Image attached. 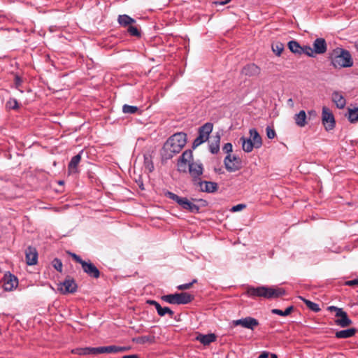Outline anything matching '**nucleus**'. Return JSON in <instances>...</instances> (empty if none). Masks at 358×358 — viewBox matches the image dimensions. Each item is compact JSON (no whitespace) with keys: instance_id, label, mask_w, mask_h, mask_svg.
<instances>
[{"instance_id":"58","label":"nucleus","mask_w":358,"mask_h":358,"mask_svg":"<svg viewBox=\"0 0 358 358\" xmlns=\"http://www.w3.org/2000/svg\"><path fill=\"white\" fill-rule=\"evenodd\" d=\"M215 3H216V4H220V5H222V6H223V5L227 4V3H224V1H217V2H215Z\"/></svg>"},{"instance_id":"1","label":"nucleus","mask_w":358,"mask_h":358,"mask_svg":"<svg viewBox=\"0 0 358 358\" xmlns=\"http://www.w3.org/2000/svg\"><path fill=\"white\" fill-rule=\"evenodd\" d=\"M187 143V135L185 133H176L169 137L164 143L162 156L165 159H171L179 153Z\"/></svg>"},{"instance_id":"28","label":"nucleus","mask_w":358,"mask_h":358,"mask_svg":"<svg viewBox=\"0 0 358 358\" xmlns=\"http://www.w3.org/2000/svg\"><path fill=\"white\" fill-rule=\"evenodd\" d=\"M295 123L298 127H303L306 124V113L304 110H300L294 117Z\"/></svg>"},{"instance_id":"41","label":"nucleus","mask_w":358,"mask_h":358,"mask_svg":"<svg viewBox=\"0 0 358 358\" xmlns=\"http://www.w3.org/2000/svg\"><path fill=\"white\" fill-rule=\"evenodd\" d=\"M144 164L145 169H148L149 172H152L154 170V165L150 157L147 156L144 157Z\"/></svg>"},{"instance_id":"61","label":"nucleus","mask_w":358,"mask_h":358,"mask_svg":"<svg viewBox=\"0 0 358 358\" xmlns=\"http://www.w3.org/2000/svg\"><path fill=\"white\" fill-rule=\"evenodd\" d=\"M355 48L356 50L358 52V43H355Z\"/></svg>"},{"instance_id":"23","label":"nucleus","mask_w":358,"mask_h":358,"mask_svg":"<svg viewBox=\"0 0 358 358\" xmlns=\"http://www.w3.org/2000/svg\"><path fill=\"white\" fill-rule=\"evenodd\" d=\"M250 138L252 143L256 145V149H259L262 145V139L257 130L255 128L250 129L249 131Z\"/></svg>"},{"instance_id":"32","label":"nucleus","mask_w":358,"mask_h":358,"mask_svg":"<svg viewBox=\"0 0 358 358\" xmlns=\"http://www.w3.org/2000/svg\"><path fill=\"white\" fill-rule=\"evenodd\" d=\"M284 44L280 41H276L272 43V51L277 55L280 56L284 50Z\"/></svg>"},{"instance_id":"13","label":"nucleus","mask_w":358,"mask_h":358,"mask_svg":"<svg viewBox=\"0 0 358 358\" xmlns=\"http://www.w3.org/2000/svg\"><path fill=\"white\" fill-rule=\"evenodd\" d=\"M83 271L90 277L98 278L100 276V271L96 266L90 261L84 262L81 264Z\"/></svg>"},{"instance_id":"34","label":"nucleus","mask_w":358,"mask_h":358,"mask_svg":"<svg viewBox=\"0 0 358 358\" xmlns=\"http://www.w3.org/2000/svg\"><path fill=\"white\" fill-rule=\"evenodd\" d=\"M299 299L301 300H302L306 303V305L307 306V307L310 310H313V311H314L315 313H317V312H319L320 310V308L319 305L317 303H314L313 301H309V300H308V299H305V298H303L302 296H299Z\"/></svg>"},{"instance_id":"56","label":"nucleus","mask_w":358,"mask_h":358,"mask_svg":"<svg viewBox=\"0 0 358 358\" xmlns=\"http://www.w3.org/2000/svg\"><path fill=\"white\" fill-rule=\"evenodd\" d=\"M122 358H139L137 355H124Z\"/></svg>"},{"instance_id":"12","label":"nucleus","mask_w":358,"mask_h":358,"mask_svg":"<svg viewBox=\"0 0 358 358\" xmlns=\"http://www.w3.org/2000/svg\"><path fill=\"white\" fill-rule=\"evenodd\" d=\"M232 324L234 326H241L244 328L254 330L256 327L259 325V322L257 319L252 317H246L236 320H233Z\"/></svg>"},{"instance_id":"21","label":"nucleus","mask_w":358,"mask_h":358,"mask_svg":"<svg viewBox=\"0 0 358 358\" xmlns=\"http://www.w3.org/2000/svg\"><path fill=\"white\" fill-rule=\"evenodd\" d=\"M332 101L335 103L337 108H343L346 104V100L341 92L335 91L332 93Z\"/></svg>"},{"instance_id":"55","label":"nucleus","mask_w":358,"mask_h":358,"mask_svg":"<svg viewBox=\"0 0 358 358\" xmlns=\"http://www.w3.org/2000/svg\"><path fill=\"white\" fill-rule=\"evenodd\" d=\"M15 83L17 86H19L22 83V80L20 79V77L16 76L15 78Z\"/></svg>"},{"instance_id":"57","label":"nucleus","mask_w":358,"mask_h":358,"mask_svg":"<svg viewBox=\"0 0 358 358\" xmlns=\"http://www.w3.org/2000/svg\"><path fill=\"white\" fill-rule=\"evenodd\" d=\"M308 115H309L310 117H316L317 113L315 110H312L308 111Z\"/></svg>"},{"instance_id":"39","label":"nucleus","mask_w":358,"mask_h":358,"mask_svg":"<svg viewBox=\"0 0 358 358\" xmlns=\"http://www.w3.org/2000/svg\"><path fill=\"white\" fill-rule=\"evenodd\" d=\"M157 314L161 317H163L165 315L168 314L170 316V317H173L174 313L169 307H162L157 312Z\"/></svg>"},{"instance_id":"14","label":"nucleus","mask_w":358,"mask_h":358,"mask_svg":"<svg viewBox=\"0 0 358 358\" xmlns=\"http://www.w3.org/2000/svg\"><path fill=\"white\" fill-rule=\"evenodd\" d=\"M26 262L28 265H35L38 262V252L34 247L29 246L25 250Z\"/></svg>"},{"instance_id":"54","label":"nucleus","mask_w":358,"mask_h":358,"mask_svg":"<svg viewBox=\"0 0 358 358\" xmlns=\"http://www.w3.org/2000/svg\"><path fill=\"white\" fill-rule=\"evenodd\" d=\"M269 353L268 352H263L258 358H268Z\"/></svg>"},{"instance_id":"24","label":"nucleus","mask_w":358,"mask_h":358,"mask_svg":"<svg viewBox=\"0 0 358 358\" xmlns=\"http://www.w3.org/2000/svg\"><path fill=\"white\" fill-rule=\"evenodd\" d=\"M117 22L118 23L124 27H128L131 24H134L136 23V20L131 17L130 16L127 15H120L117 17Z\"/></svg>"},{"instance_id":"3","label":"nucleus","mask_w":358,"mask_h":358,"mask_svg":"<svg viewBox=\"0 0 358 358\" xmlns=\"http://www.w3.org/2000/svg\"><path fill=\"white\" fill-rule=\"evenodd\" d=\"M285 291L282 288H273L266 286L248 287L246 294L250 297H264L266 299L278 298L285 294Z\"/></svg>"},{"instance_id":"44","label":"nucleus","mask_w":358,"mask_h":358,"mask_svg":"<svg viewBox=\"0 0 358 358\" xmlns=\"http://www.w3.org/2000/svg\"><path fill=\"white\" fill-rule=\"evenodd\" d=\"M197 282L196 279H194L191 282L182 284L177 287L179 290H185L189 289L194 283Z\"/></svg>"},{"instance_id":"18","label":"nucleus","mask_w":358,"mask_h":358,"mask_svg":"<svg viewBox=\"0 0 358 358\" xmlns=\"http://www.w3.org/2000/svg\"><path fill=\"white\" fill-rule=\"evenodd\" d=\"M4 280L3 289L6 291H12L18 285L17 278L10 273L5 275Z\"/></svg>"},{"instance_id":"36","label":"nucleus","mask_w":358,"mask_h":358,"mask_svg":"<svg viewBox=\"0 0 358 358\" xmlns=\"http://www.w3.org/2000/svg\"><path fill=\"white\" fill-rule=\"evenodd\" d=\"M127 32L130 36H135V37H141V31L138 29V28L136 26H134L133 24L130 25L127 27Z\"/></svg>"},{"instance_id":"47","label":"nucleus","mask_w":358,"mask_h":358,"mask_svg":"<svg viewBox=\"0 0 358 358\" xmlns=\"http://www.w3.org/2000/svg\"><path fill=\"white\" fill-rule=\"evenodd\" d=\"M245 208H246V205L245 204L240 203V204L234 206L231 208V212H238V211H241V210H243Z\"/></svg>"},{"instance_id":"8","label":"nucleus","mask_w":358,"mask_h":358,"mask_svg":"<svg viewBox=\"0 0 358 358\" xmlns=\"http://www.w3.org/2000/svg\"><path fill=\"white\" fill-rule=\"evenodd\" d=\"M192 161H194L192 151L191 150H185L178 160L177 170L180 173H187V166Z\"/></svg>"},{"instance_id":"53","label":"nucleus","mask_w":358,"mask_h":358,"mask_svg":"<svg viewBox=\"0 0 358 358\" xmlns=\"http://www.w3.org/2000/svg\"><path fill=\"white\" fill-rule=\"evenodd\" d=\"M129 349V347L117 346V353L126 352L128 351Z\"/></svg>"},{"instance_id":"30","label":"nucleus","mask_w":358,"mask_h":358,"mask_svg":"<svg viewBox=\"0 0 358 358\" xmlns=\"http://www.w3.org/2000/svg\"><path fill=\"white\" fill-rule=\"evenodd\" d=\"M96 355L103 353H117V345L96 347Z\"/></svg>"},{"instance_id":"52","label":"nucleus","mask_w":358,"mask_h":358,"mask_svg":"<svg viewBox=\"0 0 358 358\" xmlns=\"http://www.w3.org/2000/svg\"><path fill=\"white\" fill-rule=\"evenodd\" d=\"M327 310H329V311H331V312L334 311V312H336V313H341V311L343 310V309H342V308H338V307L334 306H329V307L327 308Z\"/></svg>"},{"instance_id":"46","label":"nucleus","mask_w":358,"mask_h":358,"mask_svg":"<svg viewBox=\"0 0 358 358\" xmlns=\"http://www.w3.org/2000/svg\"><path fill=\"white\" fill-rule=\"evenodd\" d=\"M222 150L227 153L228 155H231L230 153L232 152L233 150V146H232V144L231 143H225L222 148Z\"/></svg>"},{"instance_id":"26","label":"nucleus","mask_w":358,"mask_h":358,"mask_svg":"<svg viewBox=\"0 0 358 358\" xmlns=\"http://www.w3.org/2000/svg\"><path fill=\"white\" fill-rule=\"evenodd\" d=\"M71 353L79 355H96V348H80L71 350Z\"/></svg>"},{"instance_id":"25","label":"nucleus","mask_w":358,"mask_h":358,"mask_svg":"<svg viewBox=\"0 0 358 358\" xmlns=\"http://www.w3.org/2000/svg\"><path fill=\"white\" fill-rule=\"evenodd\" d=\"M357 332L355 328H350L345 330L338 331L336 332V338H348L355 336Z\"/></svg>"},{"instance_id":"48","label":"nucleus","mask_w":358,"mask_h":358,"mask_svg":"<svg viewBox=\"0 0 358 358\" xmlns=\"http://www.w3.org/2000/svg\"><path fill=\"white\" fill-rule=\"evenodd\" d=\"M147 303L150 305L154 306L157 310V312H158L159 309L162 308L161 305L155 300H148Z\"/></svg>"},{"instance_id":"35","label":"nucleus","mask_w":358,"mask_h":358,"mask_svg":"<svg viewBox=\"0 0 358 358\" xmlns=\"http://www.w3.org/2000/svg\"><path fill=\"white\" fill-rule=\"evenodd\" d=\"M293 310V306H289L287 307L285 310H282L280 309L274 308L271 310V313L273 314L278 315L280 316H287L289 315L292 311Z\"/></svg>"},{"instance_id":"22","label":"nucleus","mask_w":358,"mask_h":358,"mask_svg":"<svg viewBox=\"0 0 358 358\" xmlns=\"http://www.w3.org/2000/svg\"><path fill=\"white\" fill-rule=\"evenodd\" d=\"M240 143L242 145L243 151L245 152H250L254 148H256V145L252 143L251 138L242 136L240 138Z\"/></svg>"},{"instance_id":"17","label":"nucleus","mask_w":358,"mask_h":358,"mask_svg":"<svg viewBox=\"0 0 358 358\" xmlns=\"http://www.w3.org/2000/svg\"><path fill=\"white\" fill-rule=\"evenodd\" d=\"M83 151H80L78 155L73 156L68 165L69 174H75L78 173V166L81 161L82 154Z\"/></svg>"},{"instance_id":"42","label":"nucleus","mask_w":358,"mask_h":358,"mask_svg":"<svg viewBox=\"0 0 358 358\" xmlns=\"http://www.w3.org/2000/svg\"><path fill=\"white\" fill-rule=\"evenodd\" d=\"M52 266L59 272L62 271V261L58 258H55L52 262Z\"/></svg>"},{"instance_id":"11","label":"nucleus","mask_w":358,"mask_h":358,"mask_svg":"<svg viewBox=\"0 0 358 358\" xmlns=\"http://www.w3.org/2000/svg\"><path fill=\"white\" fill-rule=\"evenodd\" d=\"M226 169L229 172H234L241 168V161L236 156L228 155L224 159Z\"/></svg>"},{"instance_id":"45","label":"nucleus","mask_w":358,"mask_h":358,"mask_svg":"<svg viewBox=\"0 0 358 358\" xmlns=\"http://www.w3.org/2000/svg\"><path fill=\"white\" fill-rule=\"evenodd\" d=\"M266 136L269 139H273L275 138L276 134H275V130L273 128L268 126L266 128Z\"/></svg>"},{"instance_id":"27","label":"nucleus","mask_w":358,"mask_h":358,"mask_svg":"<svg viewBox=\"0 0 358 358\" xmlns=\"http://www.w3.org/2000/svg\"><path fill=\"white\" fill-rule=\"evenodd\" d=\"M196 340L199 341L203 345H207L214 342L216 340V336L213 334H209L206 335L199 334L196 337Z\"/></svg>"},{"instance_id":"19","label":"nucleus","mask_w":358,"mask_h":358,"mask_svg":"<svg viewBox=\"0 0 358 358\" xmlns=\"http://www.w3.org/2000/svg\"><path fill=\"white\" fill-rule=\"evenodd\" d=\"M336 317H338L335 320L336 324L341 327H347L352 323V320L348 317L347 313L343 310L340 313H336Z\"/></svg>"},{"instance_id":"9","label":"nucleus","mask_w":358,"mask_h":358,"mask_svg":"<svg viewBox=\"0 0 358 358\" xmlns=\"http://www.w3.org/2000/svg\"><path fill=\"white\" fill-rule=\"evenodd\" d=\"M322 122L327 131L332 130L335 127L334 116L330 109L326 106L322 108Z\"/></svg>"},{"instance_id":"20","label":"nucleus","mask_w":358,"mask_h":358,"mask_svg":"<svg viewBox=\"0 0 358 358\" xmlns=\"http://www.w3.org/2000/svg\"><path fill=\"white\" fill-rule=\"evenodd\" d=\"M213 125L212 123L206 122L199 127L198 137L203 140V142H206L208 139L209 135L213 131Z\"/></svg>"},{"instance_id":"38","label":"nucleus","mask_w":358,"mask_h":358,"mask_svg":"<svg viewBox=\"0 0 358 358\" xmlns=\"http://www.w3.org/2000/svg\"><path fill=\"white\" fill-rule=\"evenodd\" d=\"M305 54L308 57H315V52L313 51V48H311L309 45H304L302 46V50H301V55Z\"/></svg>"},{"instance_id":"43","label":"nucleus","mask_w":358,"mask_h":358,"mask_svg":"<svg viewBox=\"0 0 358 358\" xmlns=\"http://www.w3.org/2000/svg\"><path fill=\"white\" fill-rule=\"evenodd\" d=\"M6 106L10 109H17L19 108L18 103L15 99H10L8 101Z\"/></svg>"},{"instance_id":"4","label":"nucleus","mask_w":358,"mask_h":358,"mask_svg":"<svg viewBox=\"0 0 358 358\" xmlns=\"http://www.w3.org/2000/svg\"><path fill=\"white\" fill-rule=\"evenodd\" d=\"M165 195L169 199L177 203L183 210H187L188 212H190L192 213H199V206L191 202L187 198L180 197L177 194L169 191H168L165 194Z\"/></svg>"},{"instance_id":"40","label":"nucleus","mask_w":358,"mask_h":358,"mask_svg":"<svg viewBox=\"0 0 358 358\" xmlns=\"http://www.w3.org/2000/svg\"><path fill=\"white\" fill-rule=\"evenodd\" d=\"M136 342L140 344H144L146 343H152L154 341V337L149 336H143L136 338Z\"/></svg>"},{"instance_id":"10","label":"nucleus","mask_w":358,"mask_h":358,"mask_svg":"<svg viewBox=\"0 0 358 358\" xmlns=\"http://www.w3.org/2000/svg\"><path fill=\"white\" fill-rule=\"evenodd\" d=\"M194 186L203 192L213 193L217 190V183L211 181L202 180L200 179L194 184Z\"/></svg>"},{"instance_id":"49","label":"nucleus","mask_w":358,"mask_h":358,"mask_svg":"<svg viewBox=\"0 0 358 358\" xmlns=\"http://www.w3.org/2000/svg\"><path fill=\"white\" fill-rule=\"evenodd\" d=\"M203 142V140H201L200 138H199L198 136L194 139V141H193V143H192V148L193 149H195L196 148H197L198 146H199L201 144H202Z\"/></svg>"},{"instance_id":"31","label":"nucleus","mask_w":358,"mask_h":358,"mask_svg":"<svg viewBox=\"0 0 358 358\" xmlns=\"http://www.w3.org/2000/svg\"><path fill=\"white\" fill-rule=\"evenodd\" d=\"M287 45L292 52L301 55L302 46L296 41H290Z\"/></svg>"},{"instance_id":"59","label":"nucleus","mask_w":358,"mask_h":358,"mask_svg":"<svg viewBox=\"0 0 358 358\" xmlns=\"http://www.w3.org/2000/svg\"><path fill=\"white\" fill-rule=\"evenodd\" d=\"M287 103L288 104L291 105L292 106H293V100L292 99H289L288 101H287Z\"/></svg>"},{"instance_id":"5","label":"nucleus","mask_w":358,"mask_h":358,"mask_svg":"<svg viewBox=\"0 0 358 358\" xmlns=\"http://www.w3.org/2000/svg\"><path fill=\"white\" fill-rule=\"evenodd\" d=\"M162 299L171 304H187L190 303L194 297L187 292L176 293L173 294H167L162 296Z\"/></svg>"},{"instance_id":"33","label":"nucleus","mask_w":358,"mask_h":358,"mask_svg":"<svg viewBox=\"0 0 358 358\" xmlns=\"http://www.w3.org/2000/svg\"><path fill=\"white\" fill-rule=\"evenodd\" d=\"M348 120L351 123L358 121V107L348 108Z\"/></svg>"},{"instance_id":"60","label":"nucleus","mask_w":358,"mask_h":358,"mask_svg":"<svg viewBox=\"0 0 358 358\" xmlns=\"http://www.w3.org/2000/svg\"><path fill=\"white\" fill-rule=\"evenodd\" d=\"M271 358H278V357L275 354H271Z\"/></svg>"},{"instance_id":"50","label":"nucleus","mask_w":358,"mask_h":358,"mask_svg":"<svg viewBox=\"0 0 358 358\" xmlns=\"http://www.w3.org/2000/svg\"><path fill=\"white\" fill-rule=\"evenodd\" d=\"M69 254L71 255V256L73 257V259L76 262H78V263H79L80 264H82L84 262V260H83L82 258L79 255H76L75 253H71V252H70Z\"/></svg>"},{"instance_id":"62","label":"nucleus","mask_w":358,"mask_h":358,"mask_svg":"<svg viewBox=\"0 0 358 358\" xmlns=\"http://www.w3.org/2000/svg\"><path fill=\"white\" fill-rule=\"evenodd\" d=\"M231 0H224V3H229Z\"/></svg>"},{"instance_id":"7","label":"nucleus","mask_w":358,"mask_h":358,"mask_svg":"<svg viewBox=\"0 0 358 358\" xmlns=\"http://www.w3.org/2000/svg\"><path fill=\"white\" fill-rule=\"evenodd\" d=\"M78 285L73 278L68 276L57 285L58 291L63 294H73L77 291Z\"/></svg>"},{"instance_id":"29","label":"nucleus","mask_w":358,"mask_h":358,"mask_svg":"<svg viewBox=\"0 0 358 358\" xmlns=\"http://www.w3.org/2000/svg\"><path fill=\"white\" fill-rule=\"evenodd\" d=\"M220 136L217 134L209 145V150L212 154H217L220 150Z\"/></svg>"},{"instance_id":"2","label":"nucleus","mask_w":358,"mask_h":358,"mask_svg":"<svg viewBox=\"0 0 358 358\" xmlns=\"http://www.w3.org/2000/svg\"><path fill=\"white\" fill-rule=\"evenodd\" d=\"M331 66L336 69L352 67L354 61L350 52L342 48L337 47L329 51L327 57Z\"/></svg>"},{"instance_id":"15","label":"nucleus","mask_w":358,"mask_h":358,"mask_svg":"<svg viewBox=\"0 0 358 358\" xmlns=\"http://www.w3.org/2000/svg\"><path fill=\"white\" fill-rule=\"evenodd\" d=\"M313 49L315 54L322 55L327 52V44L324 38H317L313 43Z\"/></svg>"},{"instance_id":"51","label":"nucleus","mask_w":358,"mask_h":358,"mask_svg":"<svg viewBox=\"0 0 358 358\" xmlns=\"http://www.w3.org/2000/svg\"><path fill=\"white\" fill-rule=\"evenodd\" d=\"M344 285H347V286H350V287L357 286V285H358V279H354V280L345 281L344 282Z\"/></svg>"},{"instance_id":"16","label":"nucleus","mask_w":358,"mask_h":358,"mask_svg":"<svg viewBox=\"0 0 358 358\" xmlns=\"http://www.w3.org/2000/svg\"><path fill=\"white\" fill-rule=\"evenodd\" d=\"M260 72V68L253 63L245 65L241 70V73L248 77L257 76Z\"/></svg>"},{"instance_id":"6","label":"nucleus","mask_w":358,"mask_h":358,"mask_svg":"<svg viewBox=\"0 0 358 358\" xmlns=\"http://www.w3.org/2000/svg\"><path fill=\"white\" fill-rule=\"evenodd\" d=\"M187 171L192 177V184L194 185L201 179L204 171L203 165L199 160L192 161L187 166Z\"/></svg>"},{"instance_id":"37","label":"nucleus","mask_w":358,"mask_h":358,"mask_svg":"<svg viewBox=\"0 0 358 358\" xmlns=\"http://www.w3.org/2000/svg\"><path fill=\"white\" fill-rule=\"evenodd\" d=\"M138 110V108L137 106H129L127 104H124L122 106V112L124 113H128V114H134Z\"/></svg>"}]
</instances>
